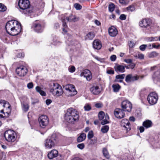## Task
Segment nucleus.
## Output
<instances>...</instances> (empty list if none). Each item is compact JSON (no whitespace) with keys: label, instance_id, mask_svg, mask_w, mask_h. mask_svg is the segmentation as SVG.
Listing matches in <instances>:
<instances>
[{"label":"nucleus","instance_id":"1","mask_svg":"<svg viewBox=\"0 0 160 160\" xmlns=\"http://www.w3.org/2000/svg\"><path fill=\"white\" fill-rule=\"evenodd\" d=\"M5 29L7 33L9 35L16 36L21 31V24L16 20L9 21L6 24Z\"/></svg>","mask_w":160,"mask_h":160},{"label":"nucleus","instance_id":"2","mask_svg":"<svg viewBox=\"0 0 160 160\" xmlns=\"http://www.w3.org/2000/svg\"><path fill=\"white\" fill-rule=\"evenodd\" d=\"M66 14H62L61 15V20L62 22V33L64 34L67 33L68 29L67 25L68 22H75L78 21L79 18L78 17L74 15H71L69 17L66 16Z\"/></svg>","mask_w":160,"mask_h":160},{"label":"nucleus","instance_id":"3","mask_svg":"<svg viewBox=\"0 0 160 160\" xmlns=\"http://www.w3.org/2000/svg\"><path fill=\"white\" fill-rule=\"evenodd\" d=\"M79 117L78 111L75 109L70 108L67 110V112L65 115V120L69 123H73L78 120Z\"/></svg>","mask_w":160,"mask_h":160},{"label":"nucleus","instance_id":"4","mask_svg":"<svg viewBox=\"0 0 160 160\" xmlns=\"http://www.w3.org/2000/svg\"><path fill=\"white\" fill-rule=\"evenodd\" d=\"M30 2L28 0H19L18 5L20 8L24 10L25 14H28L32 12V10L30 8Z\"/></svg>","mask_w":160,"mask_h":160},{"label":"nucleus","instance_id":"5","mask_svg":"<svg viewBox=\"0 0 160 160\" xmlns=\"http://www.w3.org/2000/svg\"><path fill=\"white\" fill-rule=\"evenodd\" d=\"M6 140L8 142H14L16 139V134L12 130H8L5 132L4 134Z\"/></svg>","mask_w":160,"mask_h":160},{"label":"nucleus","instance_id":"6","mask_svg":"<svg viewBox=\"0 0 160 160\" xmlns=\"http://www.w3.org/2000/svg\"><path fill=\"white\" fill-rule=\"evenodd\" d=\"M158 99V95L155 92L150 93L147 98V100L149 103L151 105L155 104L157 102Z\"/></svg>","mask_w":160,"mask_h":160},{"label":"nucleus","instance_id":"7","mask_svg":"<svg viewBox=\"0 0 160 160\" xmlns=\"http://www.w3.org/2000/svg\"><path fill=\"white\" fill-rule=\"evenodd\" d=\"M63 88L68 92L71 96H74L77 93V91L75 89V87L73 85L68 84L63 86Z\"/></svg>","mask_w":160,"mask_h":160},{"label":"nucleus","instance_id":"8","mask_svg":"<svg viewBox=\"0 0 160 160\" xmlns=\"http://www.w3.org/2000/svg\"><path fill=\"white\" fill-rule=\"evenodd\" d=\"M38 121L41 127L44 128L48 125L49 120L47 116L42 115L39 117Z\"/></svg>","mask_w":160,"mask_h":160},{"label":"nucleus","instance_id":"9","mask_svg":"<svg viewBox=\"0 0 160 160\" xmlns=\"http://www.w3.org/2000/svg\"><path fill=\"white\" fill-rule=\"evenodd\" d=\"M16 72L19 76L23 77L26 74L28 70L26 67L24 66H21L16 69Z\"/></svg>","mask_w":160,"mask_h":160},{"label":"nucleus","instance_id":"10","mask_svg":"<svg viewBox=\"0 0 160 160\" xmlns=\"http://www.w3.org/2000/svg\"><path fill=\"white\" fill-rule=\"evenodd\" d=\"M121 107L124 111L129 112L132 108V104L128 101L125 100L122 103Z\"/></svg>","mask_w":160,"mask_h":160},{"label":"nucleus","instance_id":"11","mask_svg":"<svg viewBox=\"0 0 160 160\" xmlns=\"http://www.w3.org/2000/svg\"><path fill=\"white\" fill-rule=\"evenodd\" d=\"M59 86L58 84L53 83L50 89V92L55 96H59V92L58 90Z\"/></svg>","mask_w":160,"mask_h":160},{"label":"nucleus","instance_id":"12","mask_svg":"<svg viewBox=\"0 0 160 160\" xmlns=\"http://www.w3.org/2000/svg\"><path fill=\"white\" fill-rule=\"evenodd\" d=\"M80 76L84 77L87 80L89 81L92 78V75L91 72L88 69L84 70L80 74Z\"/></svg>","mask_w":160,"mask_h":160},{"label":"nucleus","instance_id":"13","mask_svg":"<svg viewBox=\"0 0 160 160\" xmlns=\"http://www.w3.org/2000/svg\"><path fill=\"white\" fill-rule=\"evenodd\" d=\"M130 124L129 121L127 119H123L121 121V126L123 128V129L126 130L127 132L131 129Z\"/></svg>","mask_w":160,"mask_h":160},{"label":"nucleus","instance_id":"14","mask_svg":"<svg viewBox=\"0 0 160 160\" xmlns=\"http://www.w3.org/2000/svg\"><path fill=\"white\" fill-rule=\"evenodd\" d=\"M123 111H124L121 109L116 108L114 111V114L117 118H123L125 115Z\"/></svg>","mask_w":160,"mask_h":160},{"label":"nucleus","instance_id":"15","mask_svg":"<svg viewBox=\"0 0 160 160\" xmlns=\"http://www.w3.org/2000/svg\"><path fill=\"white\" fill-rule=\"evenodd\" d=\"M55 146V143L52 138H48L45 140V146L47 149H51Z\"/></svg>","mask_w":160,"mask_h":160},{"label":"nucleus","instance_id":"16","mask_svg":"<svg viewBox=\"0 0 160 160\" xmlns=\"http://www.w3.org/2000/svg\"><path fill=\"white\" fill-rule=\"evenodd\" d=\"M139 78L137 76H133L132 74H128L126 77L125 81L127 82H130L138 80Z\"/></svg>","mask_w":160,"mask_h":160},{"label":"nucleus","instance_id":"17","mask_svg":"<svg viewBox=\"0 0 160 160\" xmlns=\"http://www.w3.org/2000/svg\"><path fill=\"white\" fill-rule=\"evenodd\" d=\"M101 90L100 88L97 86H93L90 88V91L95 95L99 94L100 93Z\"/></svg>","mask_w":160,"mask_h":160},{"label":"nucleus","instance_id":"18","mask_svg":"<svg viewBox=\"0 0 160 160\" xmlns=\"http://www.w3.org/2000/svg\"><path fill=\"white\" fill-rule=\"evenodd\" d=\"M109 35L111 37H115L118 34V31L114 26H111L108 29Z\"/></svg>","mask_w":160,"mask_h":160},{"label":"nucleus","instance_id":"19","mask_svg":"<svg viewBox=\"0 0 160 160\" xmlns=\"http://www.w3.org/2000/svg\"><path fill=\"white\" fill-rule=\"evenodd\" d=\"M58 155V152L55 149L52 150L48 154V156L50 159H52L53 158L56 157Z\"/></svg>","mask_w":160,"mask_h":160},{"label":"nucleus","instance_id":"20","mask_svg":"<svg viewBox=\"0 0 160 160\" xmlns=\"http://www.w3.org/2000/svg\"><path fill=\"white\" fill-rule=\"evenodd\" d=\"M139 26L143 28H146L150 25V22L147 19L142 20L139 22Z\"/></svg>","mask_w":160,"mask_h":160},{"label":"nucleus","instance_id":"21","mask_svg":"<svg viewBox=\"0 0 160 160\" xmlns=\"http://www.w3.org/2000/svg\"><path fill=\"white\" fill-rule=\"evenodd\" d=\"M32 28L37 32H41L42 31V28L41 25L39 23H34L32 26Z\"/></svg>","mask_w":160,"mask_h":160},{"label":"nucleus","instance_id":"22","mask_svg":"<svg viewBox=\"0 0 160 160\" xmlns=\"http://www.w3.org/2000/svg\"><path fill=\"white\" fill-rule=\"evenodd\" d=\"M93 48L96 49H100L102 47V44L101 42L98 40H95L93 42Z\"/></svg>","mask_w":160,"mask_h":160},{"label":"nucleus","instance_id":"23","mask_svg":"<svg viewBox=\"0 0 160 160\" xmlns=\"http://www.w3.org/2000/svg\"><path fill=\"white\" fill-rule=\"evenodd\" d=\"M125 74H119L116 75L115 77V81L116 82H122L123 79L125 77Z\"/></svg>","mask_w":160,"mask_h":160},{"label":"nucleus","instance_id":"24","mask_svg":"<svg viewBox=\"0 0 160 160\" xmlns=\"http://www.w3.org/2000/svg\"><path fill=\"white\" fill-rule=\"evenodd\" d=\"M6 107H7V108L6 109V111L5 112V117H8L10 115L11 112V106L8 103V105H7Z\"/></svg>","mask_w":160,"mask_h":160},{"label":"nucleus","instance_id":"25","mask_svg":"<svg viewBox=\"0 0 160 160\" xmlns=\"http://www.w3.org/2000/svg\"><path fill=\"white\" fill-rule=\"evenodd\" d=\"M142 125L144 127L147 128L152 126V123L151 121L147 120L143 122Z\"/></svg>","mask_w":160,"mask_h":160},{"label":"nucleus","instance_id":"26","mask_svg":"<svg viewBox=\"0 0 160 160\" xmlns=\"http://www.w3.org/2000/svg\"><path fill=\"white\" fill-rule=\"evenodd\" d=\"M115 71L117 72H125V67L122 65H118L115 68Z\"/></svg>","mask_w":160,"mask_h":160},{"label":"nucleus","instance_id":"27","mask_svg":"<svg viewBox=\"0 0 160 160\" xmlns=\"http://www.w3.org/2000/svg\"><path fill=\"white\" fill-rule=\"evenodd\" d=\"M95 36V34L93 32H91L87 34L85 37V39L90 40L93 39Z\"/></svg>","mask_w":160,"mask_h":160},{"label":"nucleus","instance_id":"28","mask_svg":"<svg viewBox=\"0 0 160 160\" xmlns=\"http://www.w3.org/2000/svg\"><path fill=\"white\" fill-rule=\"evenodd\" d=\"M86 134L84 133H81L78 138L77 142H81L85 140L86 138Z\"/></svg>","mask_w":160,"mask_h":160},{"label":"nucleus","instance_id":"29","mask_svg":"<svg viewBox=\"0 0 160 160\" xmlns=\"http://www.w3.org/2000/svg\"><path fill=\"white\" fill-rule=\"evenodd\" d=\"M36 91L38 92H39L41 95L43 96H45L46 95V94L45 92L41 90V88L38 86H37L35 88Z\"/></svg>","mask_w":160,"mask_h":160},{"label":"nucleus","instance_id":"30","mask_svg":"<svg viewBox=\"0 0 160 160\" xmlns=\"http://www.w3.org/2000/svg\"><path fill=\"white\" fill-rule=\"evenodd\" d=\"M102 152L104 156L107 159H109L110 156L107 149L105 148H103Z\"/></svg>","mask_w":160,"mask_h":160},{"label":"nucleus","instance_id":"31","mask_svg":"<svg viewBox=\"0 0 160 160\" xmlns=\"http://www.w3.org/2000/svg\"><path fill=\"white\" fill-rule=\"evenodd\" d=\"M158 53L155 51H153L150 52L148 55L149 58H153L158 55Z\"/></svg>","mask_w":160,"mask_h":160},{"label":"nucleus","instance_id":"32","mask_svg":"<svg viewBox=\"0 0 160 160\" xmlns=\"http://www.w3.org/2000/svg\"><path fill=\"white\" fill-rule=\"evenodd\" d=\"M109 119V117L107 114H106L105 117V119H103L102 121L101 122V124L102 125H104L108 123H109V122L108 121V120Z\"/></svg>","mask_w":160,"mask_h":160},{"label":"nucleus","instance_id":"33","mask_svg":"<svg viewBox=\"0 0 160 160\" xmlns=\"http://www.w3.org/2000/svg\"><path fill=\"white\" fill-rule=\"evenodd\" d=\"M146 40L148 42L156 41L158 40V38L157 37H147Z\"/></svg>","mask_w":160,"mask_h":160},{"label":"nucleus","instance_id":"34","mask_svg":"<svg viewBox=\"0 0 160 160\" xmlns=\"http://www.w3.org/2000/svg\"><path fill=\"white\" fill-rule=\"evenodd\" d=\"M134 57L136 59H139L140 60H143L144 58V55L143 54L139 53L137 54L134 55Z\"/></svg>","mask_w":160,"mask_h":160},{"label":"nucleus","instance_id":"35","mask_svg":"<svg viewBox=\"0 0 160 160\" xmlns=\"http://www.w3.org/2000/svg\"><path fill=\"white\" fill-rule=\"evenodd\" d=\"M112 88L113 89L114 92H118L121 88L120 86L118 84H113L112 85Z\"/></svg>","mask_w":160,"mask_h":160},{"label":"nucleus","instance_id":"36","mask_svg":"<svg viewBox=\"0 0 160 160\" xmlns=\"http://www.w3.org/2000/svg\"><path fill=\"white\" fill-rule=\"evenodd\" d=\"M109 127L108 125H105L102 127L101 131L103 133L107 132L109 130Z\"/></svg>","mask_w":160,"mask_h":160},{"label":"nucleus","instance_id":"37","mask_svg":"<svg viewBox=\"0 0 160 160\" xmlns=\"http://www.w3.org/2000/svg\"><path fill=\"white\" fill-rule=\"evenodd\" d=\"M29 108V107L28 104L23 103L22 104V108L23 111L27 112Z\"/></svg>","mask_w":160,"mask_h":160},{"label":"nucleus","instance_id":"38","mask_svg":"<svg viewBox=\"0 0 160 160\" xmlns=\"http://www.w3.org/2000/svg\"><path fill=\"white\" fill-rule=\"evenodd\" d=\"M98 118L100 120H102L105 117L104 113L103 111L99 112L98 114Z\"/></svg>","mask_w":160,"mask_h":160},{"label":"nucleus","instance_id":"39","mask_svg":"<svg viewBox=\"0 0 160 160\" xmlns=\"http://www.w3.org/2000/svg\"><path fill=\"white\" fill-rule=\"evenodd\" d=\"M153 78H157L160 79V69L158 70L154 73Z\"/></svg>","mask_w":160,"mask_h":160},{"label":"nucleus","instance_id":"40","mask_svg":"<svg viewBox=\"0 0 160 160\" xmlns=\"http://www.w3.org/2000/svg\"><path fill=\"white\" fill-rule=\"evenodd\" d=\"M8 103L4 100H0V107L2 106L3 107H5L7 105H8Z\"/></svg>","mask_w":160,"mask_h":160},{"label":"nucleus","instance_id":"41","mask_svg":"<svg viewBox=\"0 0 160 160\" xmlns=\"http://www.w3.org/2000/svg\"><path fill=\"white\" fill-rule=\"evenodd\" d=\"M7 10V8L4 5L0 3V12H3Z\"/></svg>","mask_w":160,"mask_h":160},{"label":"nucleus","instance_id":"42","mask_svg":"<svg viewBox=\"0 0 160 160\" xmlns=\"http://www.w3.org/2000/svg\"><path fill=\"white\" fill-rule=\"evenodd\" d=\"M114 8L115 6L113 4L111 3L109 5L108 9L109 11L111 12L113 11L114 9Z\"/></svg>","mask_w":160,"mask_h":160},{"label":"nucleus","instance_id":"43","mask_svg":"<svg viewBox=\"0 0 160 160\" xmlns=\"http://www.w3.org/2000/svg\"><path fill=\"white\" fill-rule=\"evenodd\" d=\"M74 7L77 10H79L82 9V6L79 3H76L74 4Z\"/></svg>","mask_w":160,"mask_h":160},{"label":"nucleus","instance_id":"44","mask_svg":"<svg viewBox=\"0 0 160 160\" xmlns=\"http://www.w3.org/2000/svg\"><path fill=\"white\" fill-rule=\"evenodd\" d=\"M88 139H90L93 137V131H89L88 134Z\"/></svg>","mask_w":160,"mask_h":160},{"label":"nucleus","instance_id":"45","mask_svg":"<svg viewBox=\"0 0 160 160\" xmlns=\"http://www.w3.org/2000/svg\"><path fill=\"white\" fill-rule=\"evenodd\" d=\"M127 10L129 11L132 12L135 9V8L133 5H131L127 8Z\"/></svg>","mask_w":160,"mask_h":160},{"label":"nucleus","instance_id":"46","mask_svg":"<svg viewBox=\"0 0 160 160\" xmlns=\"http://www.w3.org/2000/svg\"><path fill=\"white\" fill-rule=\"evenodd\" d=\"M84 110L85 111H90L91 109V107L88 104H86L84 106Z\"/></svg>","mask_w":160,"mask_h":160},{"label":"nucleus","instance_id":"47","mask_svg":"<svg viewBox=\"0 0 160 160\" xmlns=\"http://www.w3.org/2000/svg\"><path fill=\"white\" fill-rule=\"evenodd\" d=\"M135 43L132 41H130L128 42L129 46L130 48H133L135 45Z\"/></svg>","mask_w":160,"mask_h":160},{"label":"nucleus","instance_id":"48","mask_svg":"<svg viewBox=\"0 0 160 160\" xmlns=\"http://www.w3.org/2000/svg\"><path fill=\"white\" fill-rule=\"evenodd\" d=\"M147 45L146 44H143L139 47L140 50L142 51H144L145 50Z\"/></svg>","mask_w":160,"mask_h":160},{"label":"nucleus","instance_id":"49","mask_svg":"<svg viewBox=\"0 0 160 160\" xmlns=\"http://www.w3.org/2000/svg\"><path fill=\"white\" fill-rule=\"evenodd\" d=\"M68 70L71 72H73L75 70V68L74 66H71L69 68Z\"/></svg>","mask_w":160,"mask_h":160},{"label":"nucleus","instance_id":"50","mask_svg":"<svg viewBox=\"0 0 160 160\" xmlns=\"http://www.w3.org/2000/svg\"><path fill=\"white\" fill-rule=\"evenodd\" d=\"M27 87L29 89L32 88L33 87V85L32 82H30L28 83L27 84Z\"/></svg>","mask_w":160,"mask_h":160},{"label":"nucleus","instance_id":"51","mask_svg":"<svg viewBox=\"0 0 160 160\" xmlns=\"http://www.w3.org/2000/svg\"><path fill=\"white\" fill-rule=\"evenodd\" d=\"M97 141V138L94 137L93 139H92L90 141V143L91 144H93L96 143Z\"/></svg>","mask_w":160,"mask_h":160},{"label":"nucleus","instance_id":"52","mask_svg":"<svg viewBox=\"0 0 160 160\" xmlns=\"http://www.w3.org/2000/svg\"><path fill=\"white\" fill-rule=\"evenodd\" d=\"M85 147L84 144L83 143H80L78 144L77 145V147L80 148V149H83Z\"/></svg>","mask_w":160,"mask_h":160},{"label":"nucleus","instance_id":"53","mask_svg":"<svg viewBox=\"0 0 160 160\" xmlns=\"http://www.w3.org/2000/svg\"><path fill=\"white\" fill-rule=\"evenodd\" d=\"M126 18V16L125 15L123 14H121L119 17V18L121 20H125Z\"/></svg>","mask_w":160,"mask_h":160},{"label":"nucleus","instance_id":"54","mask_svg":"<svg viewBox=\"0 0 160 160\" xmlns=\"http://www.w3.org/2000/svg\"><path fill=\"white\" fill-rule=\"evenodd\" d=\"M95 106L96 107L99 108L102 107V104L101 103H97L95 105Z\"/></svg>","mask_w":160,"mask_h":160},{"label":"nucleus","instance_id":"55","mask_svg":"<svg viewBox=\"0 0 160 160\" xmlns=\"http://www.w3.org/2000/svg\"><path fill=\"white\" fill-rule=\"evenodd\" d=\"M116 58V56L115 55H112L110 57V59L112 61H114Z\"/></svg>","mask_w":160,"mask_h":160},{"label":"nucleus","instance_id":"56","mask_svg":"<svg viewBox=\"0 0 160 160\" xmlns=\"http://www.w3.org/2000/svg\"><path fill=\"white\" fill-rule=\"evenodd\" d=\"M107 73L109 74H114V71L112 70H108L107 71Z\"/></svg>","mask_w":160,"mask_h":160},{"label":"nucleus","instance_id":"57","mask_svg":"<svg viewBox=\"0 0 160 160\" xmlns=\"http://www.w3.org/2000/svg\"><path fill=\"white\" fill-rule=\"evenodd\" d=\"M125 62L127 63H132V60L131 59H125L124 60Z\"/></svg>","mask_w":160,"mask_h":160},{"label":"nucleus","instance_id":"58","mask_svg":"<svg viewBox=\"0 0 160 160\" xmlns=\"http://www.w3.org/2000/svg\"><path fill=\"white\" fill-rule=\"evenodd\" d=\"M135 64L133 63H131L130 65H129V68L132 69H133L135 67Z\"/></svg>","mask_w":160,"mask_h":160},{"label":"nucleus","instance_id":"59","mask_svg":"<svg viewBox=\"0 0 160 160\" xmlns=\"http://www.w3.org/2000/svg\"><path fill=\"white\" fill-rule=\"evenodd\" d=\"M52 102V101L50 99H47L46 101V103L47 105H49Z\"/></svg>","mask_w":160,"mask_h":160},{"label":"nucleus","instance_id":"60","mask_svg":"<svg viewBox=\"0 0 160 160\" xmlns=\"http://www.w3.org/2000/svg\"><path fill=\"white\" fill-rule=\"evenodd\" d=\"M17 57L18 58H21L24 57V54L22 53H20L17 55Z\"/></svg>","mask_w":160,"mask_h":160},{"label":"nucleus","instance_id":"61","mask_svg":"<svg viewBox=\"0 0 160 160\" xmlns=\"http://www.w3.org/2000/svg\"><path fill=\"white\" fill-rule=\"evenodd\" d=\"M59 28V24L58 23H56L54 24V28L56 29Z\"/></svg>","mask_w":160,"mask_h":160},{"label":"nucleus","instance_id":"62","mask_svg":"<svg viewBox=\"0 0 160 160\" xmlns=\"http://www.w3.org/2000/svg\"><path fill=\"white\" fill-rule=\"evenodd\" d=\"M140 132L141 133L143 132L144 130V128L142 126H141L139 128Z\"/></svg>","mask_w":160,"mask_h":160},{"label":"nucleus","instance_id":"63","mask_svg":"<svg viewBox=\"0 0 160 160\" xmlns=\"http://www.w3.org/2000/svg\"><path fill=\"white\" fill-rule=\"evenodd\" d=\"M94 22L96 25L98 26L100 25V24H101L100 22L99 21L97 20H96Z\"/></svg>","mask_w":160,"mask_h":160},{"label":"nucleus","instance_id":"64","mask_svg":"<svg viewBox=\"0 0 160 160\" xmlns=\"http://www.w3.org/2000/svg\"><path fill=\"white\" fill-rule=\"evenodd\" d=\"M73 160H83L82 158H78V157H75L73 158Z\"/></svg>","mask_w":160,"mask_h":160}]
</instances>
